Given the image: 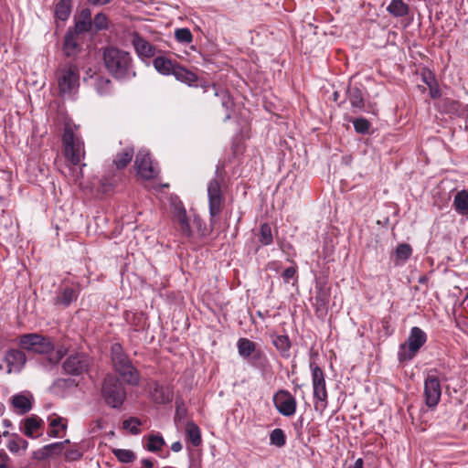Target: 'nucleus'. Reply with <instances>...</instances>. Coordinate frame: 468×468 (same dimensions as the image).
Here are the masks:
<instances>
[{
    "label": "nucleus",
    "instance_id": "8",
    "mask_svg": "<svg viewBox=\"0 0 468 468\" xmlns=\"http://www.w3.org/2000/svg\"><path fill=\"white\" fill-rule=\"evenodd\" d=\"M435 373L436 369H431L424 379L425 404L431 409L438 405L441 396V383Z\"/></svg>",
    "mask_w": 468,
    "mask_h": 468
},
{
    "label": "nucleus",
    "instance_id": "7",
    "mask_svg": "<svg viewBox=\"0 0 468 468\" xmlns=\"http://www.w3.org/2000/svg\"><path fill=\"white\" fill-rule=\"evenodd\" d=\"M57 80L61 94H70L79 87L80 73L77 66L68 64L57 71Z\"/></svg>",
    "mask_w": 468,
    "mask_h": 468
},
{
    "label": "nucleus",
    "instance_id": "38",
    "mask_svg": "<svg viewBox=\"0 0 468 468\" xmlns=\"http://www.w3.org/2000/svg\"><path fill=\"white\" fill-rule=\"evenodd\" d=\"M165 444V440L161 435L152 434L147 438L146 448L150 452H157L162 449Z\"/></svg>",
    "mask_w": 468,
    "mask_h": 468
},
{
    "label": "nucleus",
    "instance_id": "19",
    "mask_svg": "<svg viewBox=\"0 0 468 468\" xmlns=\"http://www.w3.org/2000/svg\"><path fill=\"white\" fill-rule=\"evenodd\" d=\"M178 63L176 61H173L170 58H167L164 56L156 57L154 61L153 65L154 69L162 75H173V72L177 66Z\"/></svg>",
    "mask_w": 468,
    "mask_h": 468
},
{
    "label": "nucleus",
    "instance_id": "13",
    "mask_svg": "<svg viewBox=\"0 0 468 468\" xmlns=\"http://www.w3.org/2000/svg\"><path fill=\"white\" fill-rule=\"evenodd\" d=\"M5 360L8 367V373L20 372L27 362V357L23 351L11 349L5 354Z\"/></svg>",
    "mask_w": 468,
    "mask_h": 468
},
{
    "label": "nucleus",
    "instance_id": "44",
    "mask_svg": "<svg viewBox=\"0 0 468 468\" xmlns=\"http://www.w3.org/2000/svg\"><path fill=\"white\" fill-rule=\"evenodd\" d=\"M140 425L141 421L136 418H130L122 422L123 428L129 430L134 435L140 433Z\"/></svg>",
    "mask_w": 468,
    "mask_h": 468
},
{
    "label": "nucleus",
    "instance_id": "5",
    "mask_svg": "<svg viewBox=\"0 0 468 468\" xmlns=\"http://www.w3.org/2000/svg\"><path fill=\"white\" fill-rule=\"evenodd\" d=\"M101 395L112 408H120L126 399V391L119 379L112 376L107 375L103 380L101 387Z\"/></svg>",
    "mask_w": 468,
    "mask_h": 468
},
{
    "label": "nucleus",
    "instance_id": "50",
    "mask_svg": "<svg viewBox=\"0 0 468 468\" xmlns=\"http://www.w3.org/2000/svg\"><path fill=\"white\" fill-rule=\"evenodd\" d=\"M82 457V452L78 448H72L65 452V458L68 461H77Z\"/></svg>",
    "mask_w": 468,
    "mask_h": 468
},
{
    "label": "nucleus",
    "instance_id": "34",
    "mask_svg": "<svg viewBox=\"0 0 468 468\" xmlns=\"http://www.w3.org/2000/svg\"><path fill=\"white\" fill-rule=\"evenodd\" d=\"M272 344L283 356H288V351L291 347V341L287 335H274L272 337Z\"/></svg>",
    "mask_w": 468,
    "mask_h": 468
},
{
    "label": "nucleus",
    "instance_id": "52",
    "mask_svg": "<svg viewBox=\"0 0 468 468\" xmlns=\"http://www.w3.org/2000/svg\"><path fill=\"white\" fill-rule=\"evenodd\" d=\"M296 267H288L287 269H285L282 272V278L284 280V282L288 283L290 282V280L292 278L294 277V275L296 274Z\"/></svg>",
    "mask_w": 468,
    "mask_h": 468
},
{
    "label": "nucleus",
    "instance_id": "11",
    "mask_svg": "<svg viewBox=\"0 0 468 468\" xmlns=\"http://www.w3.org/2000/svg\"><path fill=\"white\" fill-rule=\"evenodd\" d=\"M137 174L144 179L154 178L158 173V166L153 163L147 150H140L135 157Z\"/></svg>",
    "mask_w": 468,
    "mask_h": 468
},
{
    "label": "nucleus",
    "instance_id": "9",
    "mask_svg": "<svg viewBox=\"0 0 468 468\" xmlns=\"http://www.w3.org/2000/svg\"><path fill=\"white\" fill-rule=\"evenodd\" d=\"M207 197L209 205L210 224H216V217L221 211L223 196L221 186L218 179H212L207 186Z\"/></svg>",
    "mask_w": 468,
    "mask_h": 468
},
{
    "label": "nucleus",
    "instance_id": "15",
    "mask_svg": "<svg viewBox=\"0 0 468 468\" xmlns=\"http://www.w3.org/2000/svg\"><path fill=\"white\" fill-rule=\"evenodd\" d=\"M132 37V44L139 57L152 58L155 55V48L137 32Z\"/></svg>",
    "mask_w": 468,
    "mask_h": 468
},
{
    "label": "nucleus",
    "instance_id": "46",
    "mask_svg": "<svg viewBox=\"0 0 468 468\" xmlns=\"http://www.w3.org/2000/svg\"><path fill=\"white\" fill-rule=\"evenodd\" d=\"M356 132L359 133H367L369 130L370 123L364 118H357L353 122Z\"/></svg>",
    "mask_w": 468,
    "mask_h": 468
},
{
    "label": "nucleus",
    "instance_id": "62",
    "mask_svg": "<svg viewBox=\"0 0 468 468\" xmlns=\"http://www.w3.org/2000/svg\"><path fill=\"white\" fill-rule=\"evenodd\" d=\"M80 177H82V168H80L79 172L76 174L75 180L77 181Z\"/></svg>",
    "mask_w": 468,
    "mask_h": 468
},
{
    "label": "nucleus",
    "instance_id": "6",
    "mask_svg": "<svg viewBox=\"0 0 468 468\" xmlns=\"http://www.w3.org/2000/svg\"><path fill=\"white\" fill-rule=\"evenodd\" d=\"M427 335L420 327L414 326L410 329L407 342L401 344L399 351V361L411 360L426 343Z\"/></svg>",
    "mask_w": 468,
    "mask_h": 468
},
{
    "label": "nucleus",
    "instance_id": "59",
    "mask_svg": "<svg viewBox=\"0 0 468 468\" xmlns=\"http://www.w3.org/2000/svg\"><path fill=\"white\" fill-rule=\"evenodd\" d=\"M92 5H104V0H87Z\"/></svg>",
    "mask_w": 468,
    "mask_h": 468
},
{
    "label": "nucleus",
    "instance_id": "29",
    "mask_svg": "<svg viewBox=\"0 0 468 468\" xmlns=\"http://www.w3.org/2000/svg\"><path fill=\"white\" fill-rule=\"evenodd\" d=\"M78 297V292L73 288H65L56 297V304L69 306Z\"/></svg>",
    "mask_w": 468,
    "mask_h": 468
},
{
    "label": "nucleus",
    "instance_id": "31",
    "mask_svg": "<svg viewBox=\"0 0 468 468\" xmlns=\"http://www.w3.org/2000/svg\"><path fill=\"white\" fill-rule=\"evenodd\" d=\"M237 346L239 356L244 358L250 357L256 350V344L247 338H239Z\"/></svg>",
    "mask_w": 468,
    "mask_h": 468
},
{
    "label": "nucleus",
    "instance_id": "49",
    "mask_svg": "<svg viewBox=\"0 0 468 468\" xmlns=\"http://www.w3.org/2000/svg\"><path fill=\"white\" fill-rule=\"evenodd\" d=\"M67 354V349L63 346L58 348L55 353L49 356L50 363L57 364Z\"/></svg>",
    "mask_w": 468,
    "mask_h": 468
},
{
    "label": "nucleus",
    "instance_id": "43",
    "mask_svg": "<svg viewBox=\"0 0 468 468\" xmlns=\"http://www.w3.org/2000/svg\"><path fill=\"white\" fill-rule=\"evenodd\" d=\"M175 37L178 42L190 43L193 40V36L188 28H179L175 32Z\"/></svg>",
    "mask_w": 468,
    "mask_h": 468
},
{
    "label": "nucleus",
    "instance_id": "28",
    "mask_svg": "<svg viewBox=\"0 0 468 468\" xmlns=\"http://www.w3.org/2000/svg\"><path fill=\"white\" fill-rule=\"evenodd\" d=\"M409 10V5L403 0H392L387 7V11L395 17L407 16Z\"/></svg>",
    "mask_w": 468,
    "mask_h": 468
},
{
    "label": "nucleus",
    "instance_id": "58",
    "mask_svg": "<svg viewBox=\"0 0 468 468\" xmlns=\"http://www.w3.org/2000/svg\"><path fill=\"white\" fill-rule=\"evenodd\" d=\"M349 468H364V461L361 458H358L353 466H350Z\"/></svg>",
    "mask_w": 468,
    "mask_h": 468
},
{
    "label": "nucleus",
    "instance_id": "41",
    "mask_svg": "<svg viewBox=\"0 0 468 468\" xmlns=\"http://www.w3.org/2000/svg\"><path fill=\"white\" fill-rule=\"evenodd\" d=\"M259 240L263 245H269L272 242L271 229L269 224L265 223L261 226Z\"/></svg>",
    "mask_w": 468,
    "mask_h": 468
},
{
    "label": "nucleus",
    "instance_id": "2",
    "mask_svg": "<svg viewBox=\"0 0 468 468\" xmlns=\"http://www.w3.org/2000/svg\"><path fill=\"white\" fill-rule=\"evenodd\" d=\"M111 352L113 367L122 380L132 386L138 385L140 381L139 372L124 353L122 346L118 343L113 344Z\"/></svg>",
    "mask_w": 468,
    "mask_h": 468
},
{
    "label": "nucleus",
    "instance_id": "53",
    "mask_svg": "<svg viewBox=\"0 0 468 468\" xmlns=\"http://www.w3.org/2000/svg\"><path fill=\"white\" fill-rule=\"evenodd\" d=\"M10 462V457L4 451H0V468H10L8 463Z\"/></svg>",
    "mask_w": 468,
    "mask_h": 468
},
{
    "label": "nucleus",
    "instance_id": "18",
    "mask_svg": "<svg viewBox=\"0 0 468 468\" xmlns=\"http://www.w3.org/2000/svg\"><path fill=\"white\" fill-rule=\"evenodd\" d=\"M92 29L91 11L90 8L81 10L78 19L75 22L73 30L77 33L83 34Z\"/></svg>",
    "mask_w": 468,
    "mask_h": 468
},
{
    "label": "nucleus",
    "instance_id": "24",
    "mask_svg": "<svg viewBox=\"0 0 468 468\" xmlns=\"http://www.w3.org/2000/svg\"><path fill=\"white\" fill-rule=\"evenodd\" d=\"M212 89L214 90L215 96L220 97L221 105L226 110V115H225L224 120L227 121V120L230 119L231 112L233 111V107H234V101H233L231 96L226 90L218 91L216 89L215 85H212Z\"/></svg>",
    "mask_w": 468,
    "mask_h": 468
},
{
    "label": "nucleus",
    "instance_id": "10",
    "mask_svg": "<svg viewBox=\"0 0 468 468\" xmlns=\"http://www.w3.org/2000/svg\"><path fill=\"white\" fill-rule=\"evenodd\" d=\"M90 366V358L84 353L69 355L63 362L62 367L65 373L80 376L88 371Z\"/></svg>",
    "mask_w": 468,
    "mask_h": 468
},
{
    "label": "nucleus",
    "instance_id": "27",
    "mask_svg": "<svg viewBox=\"0 0 468 468\" xmlns=\"http://www.w3.org/2000/svg\"><path fill=\"white\" fill-rule=\"evenodd\" d=\"M50 429L48 431L49 437H58L60 431L67 429V420L59 416L49 417Z\"/></svg>",
    "mask_w": 468,
    "mask_h": 468
},
{
    "label": "nucleus",
    "instance_id": "42",
    "mask_svg": "<svg viewBox=\"0 0 468 468\" xmlns=\"http://www.w3.org/2000/svg\"><path fill=\"white\" fill-rule=\"evenodd\" d=\"M92 27L96 31H101L108 28V17L104 13H98L93 21Z\"/></svg>",
    "mask_w": 468,
    "mask_h": 468
},
{
    "label": "nucleus",
    "instance_id": "39",
    "mask_svg": "<svg viewBox=\"0 0 468 468\" xmlns=\"http://www.w3.org/2000/svg\"><path fill=\"white\" fill-rule=\"evenodd\" d=\"M112 453L119 462L123 463H130L135 460V454L131 450L126 449H112Z\"/></svg>",
    "mask_w": 468,
    "mask_h": 468
},
{
    "label": "nucleus",
    "instance_id": "48",
    "mask_svg": "<svg viewBox=\"0 0 468 468\" xmlns=\"http://www.w3.org/2000/svg\"><path fill=\"white\" fill-rule=\"evenodd\" d=\"M175 218L178 225L188 222L186 211L182 206H176L175 207Z\"/></svg>",
    "mask_w": 468,
    "mask_h": 468
},
{
    "label": "nucleus",
    "instance_id": "3",
    "mask_svg": "<svg viewBox=\"0 0 468 468\" xmlns=\"http://www.w3.org/2000/svg\"><path fill=\"white\" fill-rule=\"evenodd\" d=\"M63 152L65 158L76 166L85 157L84 142L77 136L73 130L66 126L62 135Z\"/></svg>",
    "mask_w": 468,
    "mask_h": 468
},
{
    "label": "nucleus",
    "instance_id": "55",
    "mask_svg": "<svg viewBox=\"0 0 468 468\" xmlns=\"http://www.w3.org/2000/svg\"><path fill=\"white\" fill-rule=\"evenodd\" d=\"M73 381L70 380V379H58L54 385H53V388H56L58 387H64V386H69V385H72Z\"/></svg>",
    "mask_w": 468,
    "mask_h": 468
},
{
    "label": "nucleus",
    "instance_id": "57",
    "mask_svg": "<svg viewBox=\"0 0 468 468\" xmlns=\"http://www.w3.org/2000/svg\"><path fill=\"white\" fill-rule=\"evenodd\" d=\"M171 450L175 452H178L182 450V443L180 441H175L171 445Z\"/></svg>",
    "mask_w": 468,
    "mask_h": 468
},
{
    "label": "nucleus",
    "instance_id": "4",
    "mask_svg": "<svg viewBox=\"0 0 468 468\" xmlns=\"http://www.w3.org/2000/svg\"><path fill=\"white\" fill-rule=\"evenodd\" d=\"M312 372L313 395L315 410L323 411L327 407L328 393L324 370L314 362H310Z\"/></svg>",
    "mask_w": 468,
    "mask_h": 468
},
{
    "label": "nucleus",
    "instance_id": "25",
    "mask_svg": "<svg viewBox=\"0 0 468 468\" xmlns=\"http://www.w3.org/2000/svg\"><path fill=\"white\" fill-rule=\"evenodd\" d=\"M134 154L133 148L125 147L121 152H119L114 159L113 164L117 169H122L127 166V165L132 161Z\"/></svg>",
    "mask_w": 468,
    "mask_h": 468
},
{
    "label": "nucleus",
    "instance_id": "63",
    "mask_svg": "<svg viewBox=\"0 0 468 468\" xmlns=\"http://www.w3.org/2000/svg\"><path fill=\"white\" fill-rule=\"evenodd\" d=\"M338 97H339V93H338V91H335V92H334V94H333V100H334L335 101H337Z\"/></svg>",
    "mask_w": 468,
    "mask_h": 468
},
{
    "label": "nucleus",
    "instance_id": "22",
    "mask_svg": "<svg viewBox=\"0 0 468 468\" xmlns=\"http://www.w3.org/2000/svg\"><path fill=\"white\" fill-rule=\"evenodd\" d=\"M173 75L178 81L184 82L188 86H192L193 83L197 80V76L194 72L180 66L179 64L176 67Z\"/></svg>",
    "mask_w": 468,
    "mask_h": 468
},
{
    "label": "nucleus",
    "instance_id": "17",
    "mask_svg": "<svg viewBox=\"0 0 468 468\" xmlns=\"http://www.w3.org/2000/svg\"><path fill=\"white\" fill-rule=\"evenodd\" d=\"M63 451L62 442H54L43 446L33 452V458L37 461H45L52 456L59 455Z\"/></svg>",
    "mask_w": 468,
    "mask_h": 468
},
{
    "label": "nucleus",
    "instance_id": "26",
    "mask_svg": "<svg viewBox=\"0 0 468 468\" xmlns=\"http://www.w3.org/2000/svg\"><path fill=\"white\" fill-rule=\"evenodd\" d=\"M12 406L20 413L25 414L32 408L31 400L23 394H16L11 399Z\"/></svg>",
    "mask_w": 468,
    "mask_h": 468
},
{
    "label": "nucleus",
    "instance_id": "14",
    "mask_svg": "<svg viewBox=\"0 0 468 468\" xmlns=\"http://www.w3.org/2000/svg\"><path fill=\"white\" fill-rule=\"evenodd\" d=\"M80 33L69 28L65 35L63 52L67 57H74L80 51V45L79 43Z\"/></svg>",
    "mask_w": 468,
    "mask_h": 468
},
{
    "label": "nucleus",
    "instance_id": "56",
    "mask_svg": "<svg viewBox=\"0 0 468 468\" xmlns=\"http://www.w3.org/2000/svg\"><path fill=\"white\" fill-rule=\"evenodd\" d=\"M315 300L317 303H320L322 305H324L327 303V296L324 292H319L315 296Z\"/></svg>",
    "mask_w": 468,
    "mask_h": 468
},
{
    "label": "nucleus",
    "instance_id": "32",
    "mask_svg": "<svg viewBox=\"0 0 468 468\" xmlns=\"http://www.w3.org/2000/svg\"><path fill=\"white\" fill-rule=\"evenodd\" d=\"M347 98L351 106L355 109H362L364 107V100L362 91L357 87H349L347 90Z\"/></svg>",
    "mask_w": 468,
    "mask_h": 468
},
{
    "label": "nucleus",
    "instance_id": "61",
    "mask_svg": "<svg viewBox=\"0 0 468 468\" xmlns=\"http://www.w3.org/2000/svg\"><path fill=\"white\" fill-rule=\"evenodd\" d=\"M3 425H4V427H5V428H9V427H11V426H12V423H11V421H10L9 420L5 419V420H3Z\"/></svg>",
    "mask_w": 468,
    "mask_h": 468
},
{
    "label": "nucleus",
    "instance_id": "1",
    "mask_svg": "<svg viewBox=\"0 0 468 468\" xmlns=\"http://www.w3.org/2000/svg\"><path fill=\"white\" fill-rule=\"evenodd\" d=\"M102 59L107 71L117 80H127L136 75L133 58L123 49L107 47L103 49Z\"/></svg>",
    "mask_w": 468,
    "mask_h": 468
},
{
    "label": "nucleus",
    "instance_id": "33",
    "mask_svg": "<svg viewBox=\"0 0 468 468\" xmlns=\"http://www.w3.org/2000/svg\"><path fill=\"white\" fill-rule=\"evenodd\" d=\"M71 11L70 0H60L55 7V16L65 21L69 18Z\"/></svg>",
    "mask_w": 468,
    "mask_h": 468
},
{
    "label": "nucleus",
    "instance_id": "20",
    "mask_svg": "<svg viewBox=\"0 0 468 468\" xmlns=\"http://www.w3.org/2000/svg\"><path fill=\"white\" fill-rule=\"evenodd\" d=\"M44 421L39 417L33 415L24 420L23 432L29 438H35V433L42 428Z\"/></svg>",
    "mask_w": 468,
    "mask_h": 468
},
{
    "label": "nucleus",
    "instance_id": "12",
    "mask_svg": "<svg viewBox=\"0 0 468 468\" xmlns=\"http://www.w3.org/2000/svg\"><path fill=\"white\" fill-rule=\"evenodd\" d=\"M273 403L278 412L284 417H291L296 412V399L288 390H278L273 395Z\"/></svg>",
    "mask_w": 468,
    "mask_h": 468
},
{
    "label": "nucleus",
    "instance_id": "23",
    "mask_svg": "<svg viewBox=\"0 0 468 468\" xmlns=\"http://www.w3.org/2000/svg\"><path fill=\"white\" fill-rule=\"evenodd\" d=\"M453 207L458 214L468 216V191L457 192L453 199Z\"/></svg>",
    "mask_w": 468,
    "mask_h": 468
},
{
    "label": "nucleus",
    "instance_id": "36",
    "mask_svg": "<svg viewBox=\"0 0 468 468\" xmlns=\"http://www.w3.org/2000/svg\"><path fill=\"white\" fill-rule=\"evenodd\" d=\"M54 349V346L48 337L39 335V340L36 342L32 352L38 354H48Z\"/></svg>",
    "mask_w": 468,
    "mask_h": 468
},
{
    "label": "nucleus",
    "instance_id": "30",
    "mask_svg": "<svg viewBox=\"0 0 468 468\" xmlns=\"http://www.w3.org/2000/svg\"><path fill=\"white\" fill-rule=\"evenodd\" d=\"M186 432L188 441L194 446H199L202 442L201 432L198 426L193 421H188L186 426Z\"/></svg>",
    "mask_w": 468,
    "mask_h": 468
},
{
    "label": "nucleus",
    "instance_id": "21",
    "mask_svg": "<svg viewBox=\"0 0 468 468\" xmlns=\"http://www.w3.org/2000/svg\"><path fill=\"white\" fill-rule=\"evenodd\" d=\"M154 402L158 404H165L173 399V392L168 387L156 384L152 392Z\"/></svg>",
    "mask_w": 468,
    "mask_h": 468
},
{
    "label": "nucleus",
    "instance_id": "37",
    "mask_svg": "<svg viewBox=\"0 0 468 468\" xmlns=\"http://www.w3.org/2000/svg\"><path fill=\"white\" fill-rule=\"evenodd\" d=\"M38 340V334H25L19 337V346L23 349L33 351L36 342Z\"/></svg>",
    "mask_w": 468,
    "mask_h": 468
},
{
    "label": "nucleus",
    "instance_id": "51",
    "mask_svg": "<svg viewBox=\"0 0 468 468\" xmlns=\"http://www.w3.org/2000/svg\"><path fill=\"white\" fill-rule=\"evenodd\" d=\"M186 416V409L184 407V405H179L178 402H176L175 421L177 422V421L185 419Z\"/></svg>",
    "mask_w": 468,
    "mask_h": 468
},
{
    "label": "nucleus",
    "instance_id": "60",
    "mask_svg": "<svg viewBox=\"0 0 468 468\" xmlns=\"http://www.w3.org/2000/svg\"><path fill=\"white\" fill-rule=\"evenodd\" d=\"M142 463L145 468H152L154 465L153 462L149 459H144Z\"/></svg>",
    "mask_w": 468,
    "mask_h": 468
},
{
    "label": "nucleus",
    "instance_id": "54",
    "mask_svg": "<svg viewBox=\"0 0 468 468\" xmlns=\"http://www.w3.org/2000/svg\"><path fill=\"white\" fill-rule=\"evenodd\" d=\"M179 229L184 236L191 237L192 231L188 222L179 225Z\"/></svg>",
    "mask_w": 468,
    "mask_h": 468
},
{
    "label": "nucleus",
    "instance_id": "45",
    "mask_svg": "<svg viewBox=\"0 0 468 468\" xmlns=\"http://www.w3.org/2000/svg\"><path fill=\"white\" fill-rule=\"evenodd\" d=\"M412 253L411 247L409 244L402 243L397 247L396 256L398 259L406 261Z\"/></svg>",
    "mask_w": 468,
    "mask_h": 468
},
{
    "label": "nucleus",
    "instance_id": "40",
    "mask_svg": "<svg viewBox=\"0 0 468 468\" xmlns=\"http://www.w3.org/2000/svg\"><path fill=\"white\" fill-rule=\"evenodd\" d=\"M271 444L282 447L286 443L285 433L282 429H274L270 434Z\"/></svg>",
    "mask_w": 468,
    "mask_h": 468
},
{
    "label": "nucleus",
    "instance_id": "16",
    "mask_svg": "<svg viewBox=\"0 0 468 468\" xmlns=\"http://www.w3.org/2000/svg\"><path fill=\"white\" fill-rule=\"evenodd\" d=\"M3 436L8 438L6 448L13 454H18L20 451L25 452L28 447V442L17 433H10L7 431L3 432Z\"/></svg>",
    "mask_w": 468,
    "mask_h": 468
},
{
    "label": "nucleus",
    "instance_id": "64",
    "mask_svg": "<svg viewBox=\"0 0 468 468\" xmlns=\"http://www.w3.org/2000/svg\"><path fill=\"white\" fill-rule=\"evenodd\" d=\"M63 443V447L65 446V444H68L69 443V440H65L63 441H61Z\"/></svg>",
    "mask_w": 468,
    "mask_h": 468
},
{
    "label": "nucleus",
    "instance_id": "35",
    "mask_svg": "<svg viewBox=\"0 0 468 468\" xmlns=\"http://www.w3.org/2000/svg\"><path fill=\"white\" fill-rule=\"evenodd\" d=\"M94 87L98 94L107 95L112 92V84L110 79L104 77H97Z\"/></svg>",
    "mask_w": 468,
    "mask_h": 468
},
{
    "label": "nucleus",
    "instance_id": "47",
    "mask_svg": "<svg viewBox=\"0 0 468 468\" xmlns=\"http://www.w3.org/2000/svg\"><path fill=\"white\" fill-rule=\"evenodd\" d=\"M175 218L178 225L188 222L186 211L182 206H176L175 207Z\"/></svg>",
    "mask_w": 468,
    "mask_h": 468
}]
</instances>
